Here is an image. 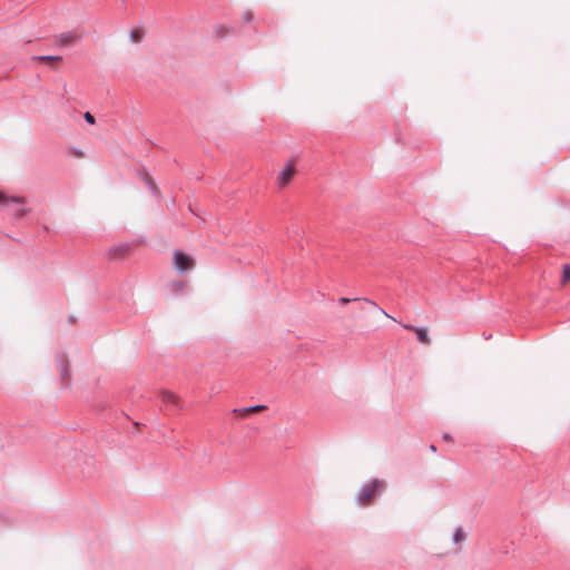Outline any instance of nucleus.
Here are the masks:
<instances>
[{
  "mask_svg": "<svg viewBox=\"0 0 570 570\" xmlns=\"http://www.w3.org/2000/svg\"><path fill=\"white\" fill-rule=\"evenodd\" d=\"M130 249V244L122 243L117 246H114L109 249L108 254L111 256V258H117L119 255H122L127 253Z\"/></svg>",
  "mask_w": 570,
  "mask_h": 570,
  "instance_id": "8",
  "label": "nucleus"
},
{
  "mask_svg": "<svg viewBox=\"0 0 570 570\" xmlns=\"http://www.w3.org/2000/svg\"><path fill=\"white\" fill-rule=\"evenodd\" d=\"M6 202L16 203V204H23V198L19 196H6L3 193L0 191V204H3Z\"/></svg>",
  "mask_w": 570,
  "mask_h": 570,
  "instance_id": "14",
  "label": "nucleus"
},
{
  "mask_svg": "<svg viewBox=\"0 0 570 570\" xmlns=\"http://www.w3.org/2000/svg\"><path fill=\"white\" fill-rule=\"evenodd\" d=\"M79 37L73 31H68L61 35L56 36L55 41L56 45L60 48L72 46L78 41Z\"/></svg>",
  "mask_w": 570,
  "mask_h": 570,
  "instance_id": "4",
  "label": "nucleus"
},
{
  "mask_svg": "<svg viewBox=\"0 0 570 570\" xmlns=\"http://www.w3.org/2000/svg\"><path fill=\"white\" fill-rule=\"evenodd\" d=\"M129 38L134 43H138L144 38V31L140 28H134L129 33Z\"/></svg>",
  "mask_w": 570,
  "mask_h": 570,
  "instance_id": "13",
  "label": "nucleus"
},
{
  "mask_svg": "<svg viewBox=\"0 0 570 570\" xmlns=\"http://www.w3.org/2000/svg\"><path fill=\"white\" fill-rule=\"evenodd\" d=\"M244 21L249 22L253 19V14L249 11L244 12Z\"/></svg>",
  "mask_w": 570,
  "mask_h": 570,
  "instance_id": "20",
  "label": "nucleus"
},
{
  "mask_svg": "<svg viewBox=\"0 0 570 570\" xmlns=\"http://www.w3.org/2000/svg\"><path fill=\"white\" fill-rule=\"evenodd\" d=\"M442 438L445 441H451L452 440V436L449 433H443Z\"/></svg>",
  "mask_w": 570,
  "mask_h": 570,
  "instance_id": "23",
  "label": "nucleus"
},
{
  "mask_svg": "<svg viewBox=\"0 0 570 570\" xmlns=\"http://www.w3.org/2000/svg\"><path fill=\"white\" fill-rule=\"evenodd\" d=\"M27 214V209L21 207L17 210V216L18 217H23L24 215Z\"/></svg>",
  "mask_w": 570,
  "mask_h": 570,
  "instance_id": "21",
  "label": "nucleus"
},
{
  "mask_svg": "<svg viewBox=\"0 0 570 570\" xmlns=\"http://www.w3.org/2000/svg\"><path fill=\"white\" fill-rule=\"evenodd\" d=\"M214 32L218 38H225L228 36L229 30L226 26L219 24V26L215 27Z\"/></svg>",
  "mask_w": 570,
  "mask_h": 570,
  "instance_id": "16",
  "label": "nucleus"
},
{
  "mask_svg": "<svg viewBox=\"0 0 570 570\" xmlns=\"http://www.w3.org/2000/svg\"><path fill=\"white\" fill-rule=\"evenodd\" d=\"M267 406L264 405V404H257V405H253V406H247V407H243V409H235L233 410L234 413H240V414H249V413H253V412H258V411H263L265 410Z\"/></svg>",
  "mask_w": 570,
  "mask_h": 570,
  "instance_id": "10",
  "label": "nucleus"
},
{
  "mask_svg": "<svg viewBox=\"0 0 570 570\" xmlns=\"http://www.w3.org/2000/svg\"><path fill=\"white\" fill-rule=\"evenodd\" d=\"M570 281V265H564L562 271V282L567 283Z\"/></svg>",
  "mask_w": 570,
  "mask_h": 570,
  "instance_id": "17",
  "label": "nucleus"
},
{
  "mask_svg": "<svg viewBox=\"0 0 570 570\" xmlns=\"http://www.w3.org/2000/svg\"><path fill=\"white\" fill-rule=\"evenodd\" d=\"M73 154L77 156V157H82L83 156V151L81 149H78V148H73Z\"/></svg>",
  "mask_w": 570,
  "mask_h": 570,
  "instance_id": "22",
  "label": "nucleus"
},
{
  "mask_svg": "<svg viewBox=\"0 0 570 570\" xmlns=\"http://www.w3.org/2000/svg\"><path fill=\"white\" fill-rule=\"evenodd\" d=\"M60 375L63 381H67L69 377L68 366L62 363L60 364Z\"/></svg>",
  "mask_w": 570,
  "mask_h": 570,
  "instance_id": "18",
  "label": "nucleus"
},
{
  "mask_svg": "<svg viewBox=\"0 0 570 570\" xmlns=\"http://www.w3.org/2000/svg\"><path fill=\"white\" fill-rule=\"evenodd\" d=\"M173 262L175 269L180 274H185L190 271L195 264L190 255L179 249L174 252Z\"/></svg>",
  "mask_w": 570,
  "mask_h": 570,
  "instance_id": "2",
  "label": "nucleus"
},
{
  "mask_svg": "<svg viewBox=\"0 0 570 570\" xmlns=\"http://www.w3.org/2000/svg\"><path fill=\"white\" fill-rule=\"evenodd\" d=\"M403 327L406 330H410V331H414L417 340L421 343H423L425 345H429L431 343V338H430V336L428 334V330L425 327H415L411 324H403Z\"/></svg>",
  "mask_w": 570,
  "mask_h": 570,
  "instance_id": "6",
  "label": "nucleus"
},
{
  "mask_svg": "<svg viewBox=\"0 0 570 570\" xmlns=\"http://www.w3.org/2000/svg\"><path fill=\"white\" fill-rule=\"evenodd\" d=\"M294 173H295V167H294L293 163L292 161L287 163L285 165V167L282 169V171L278 174V177H277L278 184L282 187H285L293 178Z\"/></svg>",
  "mask_w": 570,
  "mask_h": 570,
  "instance_id": "5",
  "label": "nucleus"
},
{
  "mask_svg": "<svg viewBox=\"0 0 570 570\" xmlns=\"http://www.w3.org/2000/svg\"><path fill=\"white\" fill-rule=\"evenodd\" d=\"M387 489L385 480L375 478L363 484L355 494V502L358 505H370L373 501L381 497Z\"/></svg>",
  "mask_w": 570,
  "mask_h": 570,
  "instance_id": "1",
  "label": "nucleus"
},
{
  "mask_svg": "<svg viewBox=\"0 0 570 570\" xmlns=\"http://www.w3.org/2000/svg\"><path fill=\"white\" fill-rule=\"evenodd\" d=\"M160 403L166 407L167 412H174L179 409V400L173 393L163 391L158 394Z\"/></svg>",
  "mask_w": 570,
  "mask_h": 570,
  "instance_id": "3",
  "label": "nucleus"
},
{
  "mask_svg": "<svg viewBox=\"0 0 570 570\" xmlns=\"http://www.w3.org/2000/svg\"><path fill=\"white\" fill-rule=\"evenodd\" d=\"M83 119L86 120V122H88L89 125H94L96 122V119L94 117V115H91L89 111H86L83 114Z\"/></svg>",
  "mask_w": 570,
  "mask_h": 570,
  "instance_id": "19",
  "label": "nucleus"
},
{
  "mask_svg": "<svg viewBox=\"0 0 570 570\" xmlns=\"http://www.w3.org/2000/svg\"><path fill=\"white\" fill-rule=\"evenodd\" d=\"M142 179H144L146 186L148 187V189L151 191V194L154 196L158 197L160 191H159L156 183L154 181V179L148 174H145L142 176Z\"/></svg>",
  "mask_w": 570,
  "mask_h": 570,
  "instance_id": "9",
  "label": "nucleus"
},
{
  "mask_svg": "<svg viewBox=\"0 0 570 570\" xmlns=\"http://www.w3.org/2000/svg\"><path fill=\"white\" fill-rule=\"evenodd\" d=\"M62 59L61 56L46 55V56H33L32 60L37 61H60Z\"/></svg>",
  "mask_w": 570,
  "mask_h": 570,
  "instance_id": "15",
  "label": "nucleus"
},
{
  "mask_svg": "<svg viewBox=\"0 0 570 570\" xmlns=\"http://www.w3.org/2000/svg\"><path fill=\"white\" fill-rule=\"evenodd\" d=\"M466 535L463 531V528L462 527H458L455 530H454V533H453V543L454 544H459L461 542H463L465 540Z\"/></svg>",
  "mask_w": 570,
  "mask_h": 570,
  "instance_id": "12",
  "label": "nucleus"
},
{
  "mask_svg": "<svg viewBox=\"0 0 570 570\" xmlns=\"http://www.w3.org/2000/svg\"><path fill=\"white\" fill-rule=\"evenodd\" d=\"M430 450H431V451H433V452H435V451H436V446H435L434 444H431V445H430Z\"/></svg>",
  "mask_w": 570,
  "mask_h": 570,
  "instance_id": "24",
  "label": "nucleus"
},
{
  "mask_svg": "<svg viewBox=\"0 0 570 570\" xmlns=\"http://www.w3.org/2000/svg\"><path fill=\"white\" fill-rule=\"evenodd\" d=\"M186 286V283L181 279H174L170 282L169 284V287H170V291L174 293V294H179V293H183L184 292V288Z\"/></svg>",
  "mask_w": 570,
  "mask_h": 570,
  "instance_id": "11",
  "label": "nucleus"
},
{
  "mask_svg": "<svg viewBox=\"0 0 570 570\" xmlns=\"http://www.w3.org/2000/svg\"><path fill=\"white\" fill-rule=\"evenodd\" d=\"M356 301H364V302H366V303H368V304H371V305L375 306V307H376L381 313H383L386 317H390V318L394 320V318H393L391 315H389V314H387L383 308L379 307V306L376 305V303H375V302H373V301H371V299H368V298H365V297H364V298H358V297H355V298L341 297V298L338 299V303H340V304L345 305V304H347V303H350V302H356Z\"/></svg>",
  "mask_w": 570,
  "mask_h": 570,
  "instance_id": "7",
  "label": "nucleus"
}]
</instances>
